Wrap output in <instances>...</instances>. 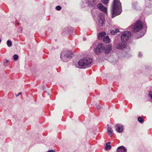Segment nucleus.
<instances>
[{"instance_id": "9", "label": "nucleus", "mask_w": 152, "mask_h": 152, "mask_svg": "<svg viewBox=\"0 0 152 152\" xmlns=\"http://www.w3.org/2000/svg\"><path fill=\"white\" fill-rule=\"evenodd\" d=\"M126 45V42L122 41L119 42L118 44L115 46V48L118 50H121L125 48Z\"/></svg>"}, {"instance_id": "8", "label": "nucleus", "mask_w": 152, "mask_h": 152, "mask_svg": "<svg viewBox=\"0 0 152 152\" xmlns=\"http://www.w3.org/2000/svg\"><path fill=\"white\" fill-rule=\"evenodd\" d=\"M103 45L102 43H100L94 49V51L96 54H98L103 51Z\"/></svg>"}, {"instance_id": "3", "label": "nucleus", "mask_w": 152, "mask_h": 152, "mask_svg": "<svg viewBox=\"0 0 152 152\" xmlns=\"http://www.w3.org/2000/svg\"><path fill=\"white\" fill-rule=\"evenodd\" d=\"M92 61V59L89 58H85L80 59L78 62L79 68H86L89 67Z\"/></svg>"}, {"instance_id": "28", "label": "nucleus", "mask_w": 152, "mask_h": 152, "mask_svg": "<svg viewBox=\"0 0 152 152\" xmlns=\"http://www.w3.org/2000/svg\"><path fill=\"white\" fill-rule=\"evenodd\" d=\"M47 152H56L55 151H54L53 150H50V151H48Z\"/></svg>"}, {"instance_id": "21", "label": "nucleus", "mask_w": 152, "mask_h": 152, "mask_svg": "<svg viewBox=\"0 0 152 152\" xmlns=\"http://www.w3.org/2000/svg\"><path fill=\"white\" fill-rule=\"evenodd\" d=\"M18 56L17 54H15L13 56V58L16 61L18 59Z\"/></svg>"}, {"instance_id": "5", "label": "nucleus", "mask_w": 152, "mask_h": 152, "mask_svg": "<svg viewBox=\"0 0 152 152\" xmlns=\"http://www.w3.org/2000/svg\"><path fill=\"white\" fill-rule=\"evenodd\" d=\"M132 31L136 32L140 30L142 28V23L140 21H137L134 25H132L129 27Z\"/></svg>"}, {"instance_id": "25", "label": "nucleus", "mask_w": 152, "mask_h": 152, "mask_svg": "<svg viewBox=\"0 0 152 152\" xmlns=\"http://www.w3.org/2000/svg\"><path fill=\"white\" fill-rule=\"evenodd\" d=\"M96 107L98 110H99L101 108V106L100 105L98 104L97 105Z\"/></svg>"}, {"instance_id": "22", "label": "nucleus", "mask_w": 152, "mask_h": 152, "mask_svg": "<svg viewBox=\"0 0 152 152\" xmlns=\"http://www.w3.org/2000/svg\"><path fill=\"white\" fill-rule=\"evenodd\" d=\"M110 34L115 35L117 33V32L115 31V30H112L110 31Z\"/></svg>"}, {"instance_id": "31", "label": "nucleus", "mask_w": 152, "mask_h": 152, "mask_svg": "<svg viewBox=\"0 0 152 152\" xmlns=\"http://www.w3.org/2000/svg\"><path fill=\"white\" fill-rule=\"evenodd\" d=\"M86 38H84L83 39V40H86Z\"/></svg>"}, {"instance_id": "11", "label": "nucleus", "mask_w": 152, "mask_h": 152, "mask_svg": "<svg viewBox=\"0 0 152 152\" xmlns=\"http://www.w3.org/2000/svg\"><path fill=\"white\" fill-rule=\"evenodd\" d=\"M116 129L118 132L121 133L123 130V126L121 124H117L116 125Z\"/></svg>"}, {"instance_id": "32", "label": "nucleus", "mask_w": 152, "mask_h": 152, "mask_svg": "<svg viewBox=\"0 0 152 152\" xmlns=\"http://www.w3.org/2000/svg\"><path fill=\"white\" fill-rule=\"evenodd\" d=\"M1 39H0V43L1 42Z\"/></svg>"}, {"instance_id": "13", "label": "nucleus", "mask_w": 152, "mask_h": 152, "mask_svg": "<svg viewBox=\"0 0 152 152\" xmlns=\"http://www.w3.org/2000/svg\"><path fill=\"white\" fill-rule=\"evenodd\" d=\"M104 42L106 43H109L110 42V40L107 36H105L103 38V39Z\"/></svg>"}, {"instance_id": "29", "label": "nucleus", "mask_w": 152, "mask_h": 152, "mask_svg": "<svg viewBox=\"0 0 152 152\" xmlns=\"http://www.w3.org/2000/svg\"><path fill=\"white\" fill-rule=\"evenodd\" d=\"M119 30L118 29H115V31H116V32H117V33L119 32Z\"/></svg>"}, {"instance_id": "17", "label": "nucleus", "mask_w": 152, "mask_h": 152, "mask_svg": "<svg viewBox=\"0 0 152 152\" xmlns=\"http://www.w3.org/2000/svg\"><path fill=\"white\" fill-rule=\"evenodd\" d=\"M9 61L7 59L4 60L3 62V65L4 66H8V63Z\"/></svg>"}, {"instance_id": "19", "label": "nucleus", "mask_w": 152, "mask_h": 152, "mask_svg": "<svg viewBox=\"0 0 152 152\" xmlns=\"http://www.w3.org/2000/svg\"><path fill=\"white\" fill-rule=\"evenodd\" d=\"M138 120L139 122L141 123H142L144 121L143 119L141 117H140L138 118Z\"/></svg>"}, {"instance_id": "12", "label": "nucleus", "mask_w": 152, "mask_h": 152, "mask_svg": "<svg viewBox=\"0 0 152 152\" xmlns=\"http://www.w3.org/2000/svg\"><path fill=\"white\" fill-rule=\"evenodd\" d=\"M117 152H126L127 150L125 147L121 146L117 148Z\"/></svg>"}, {"instance_id": "23", "label": "nucleus", "mask_w": 152, "mask_h": 152, "mask_svg": "<svg viewBox=\"0 0 152 152\" xmlns=\"http://www.w3.org/2000/svg\"><path fill=\"white\" fill-rule=\"evenodd\" d=\"M56 9L57 10L59 11L61 9V7L60 6H57L56 7Z\"/></svg>"}, {"instance_id": "16", "label": "nucleus", "mask_w": 152, "mask_h": 152, "mask_svg": "<svg viewBox=\"0 0 152 152\" xmlns=\"http://www.w3.org/2000/svg\"><path fill=\"white\" fill-rule=\"evenodd\" d=\"M111 146L110 145V143L109 142H107L105 148L106 150H109L110 149Z\"/></svg>"}, {"instance_id": "4", "label": "nucleus", "mask_w": 152, "mask_h": 152, "mask_svg": "<svg viewBox=\"0 0 152 152\" xmlns=\"http://www.w3.org/2000/svg\"><path fill=\"white\" fill-rule=\"evenodd\" d=\"M72 56L71 51L63 50L61 53L60 58L63 61L66 62L68 61L69 58L72 57Z\"/></svg>"}, {"instance_id": "24", "label": "nucleus", "mask_w": 152, "mask_h": 152, "mask_svg": "<svg viewBox=\"0 0 152 152\" xmlns=\"http://www.w3.org/2000/svg\"><path fill=\"white\" fill-rule=\"evenodd\" d=\"M145 31H143L142 33H141L140 37H142L144 35V34H145Z\"/></svg>"}, {"instance_id": "10", "label": "nucleus", "mask_w": 152, "mask_h": 152, "mask_svg": "<svg viewBox=\"0 0 152 152\" xmlns=\"http://www.w3.org/2000/svg\"><path fill=\"white\" fill-rule=\"evenodd\" d=\"M112 49V47L111 45L109 44L105 46H104L103 50L104 51L105 53H108Z\"/></svg>"}, {"instance_id": "30", "label": "nucleus", "mask_w": 152, "mask_h": 152, "mask_svg": "<svg viewBox=\"0 0 152 152\" xmlns=\"http://www.w3.org/2000/svg\"><path fill=\"white\" fill-rule=\"evenodd\" d=\"M67 29L66 30H65V29H66V28L65 29V30H64V32H68L69 31V30H67Z\"/></svg>"}, {"instance_id": "15", "label": "nucleus", "mask_w": 152, "mask_h": 152, "mask_svg": "<svg viewBox=\"0 0 152 152\" xmlns=\"http://www.w3.org/2000/svg\"><path fill=\"white\" fill-rule=\"evenodd\" d=\"M105 34L106 33L105 32H103L99 33L98 35V38L99 39H100L101 37L105 36Z\"/></svg>"}, {"instance_id": "1", "label": "nucleus", "mask_w": 152, "mask_h": 152, "mask_svg": "<svg viewBox=\"0 0 152 152\" xmlns=\"http://www.w3.org/2000/svg\"><path fill=\"white\" fill-rule=\"evenodd\" d=\"M121 7V3L119 0H114L111 9L112 18H114L116 15H118L121 14V12L120 9Z\"/></svg>"}, {"instance_id": "20", "label": "nucleus", "mask_w": 152, "mask_h": 152, "mask_svg": "<svg viewBox=\"0 0 152 152\" xmlns=\"http://www.w3.org/2000/svg\"><path fill=\"white\" fill-rule=\"evenodd\" d=\"M102 2L106 5L108 3L109 0H101Z\"/></svg>"}, {"instance_id": "14", "label": "nucleus", "mask_w": 152, "mask_h": 152, "mask_svg": "<svg viewBox=\"0 0 152 152\" xmlns=\"http://www.w3.org/2000/svg\"><path fill=\"white\" fill-rule=\"evenodd\" d=\"M107 131L109 135L110 136H111L112 135V134L113 133V130L110 127H108L107 128Z\"/></svg>"}, {"instance_id": "7", "label": "nucleus", "mask_w": 152, "mask_h": 152, "mask_svg": "<svg viewBox=\"0 0 152 152\" xmlns=\"http://www.w3.org/2000/svg\"><path fill=\"white\" fill-rule=\"evenodd\" d=\"M104 16L102 13L98 15V20H95L96 23L100 26H103L104 25Z\"/></svg>"}, {"instance_id": "27", "label": "nucleus", "mask_w": 152, "mask_h": 152, "mask_svg": "<svg viewBox=\"0 0 152 152\" xmlns=\"http://www.w3.org/2000/svg\"><path fill=\"white\" fill-rule=\"evenodd\" d=\"M21 94V92H20V93H18L17 95H16V96H18L19 95H20Z\"/></svg>"}, {"instance_id": "18", "label": "nucleus", "mask_w": 152, "mask_h": 152, "mask_svg": "<svg viewBox=\"0 0 152 152\" xmlns=\"http://www.w3.org/2000/svg\"><path fill=\"white\" fill-rule=\"evenodd\" d=\"M7 44L9 47H10L12 46V43L11 41L8 40L7 41Z\"/></svg>"}, {"instance_id": "2", "label": "nucleus", "mask_w": 152, "mask_h": 152, "mask_svg": "<svg viewBox=\"0 0 152 152\" xmlns=\"http://www.w3.org/2000/svg\"><path fill=\"white\" fill-rule=\"evenodd\" d=\"M86 3L90 7L96 8L106 13L107 9L101 3L98 4V0H86Z\"/></svg>"}, {"instance_id": "6", "label": "nucleus", "mask_w": 152, "mask_h": 152, "mask_svg": "<svg viewBox=\"0 0 152 152\" xmlns=\"http://www.w3.org/2000/svg\"><path fill=\"white\" fill-rule=\"evenodd\" d=\"M131 36V33L130 31H127L123 32L121 37V41L126 42L128 40Z\"/></svg>"}, {"instance_id": "26", "label": "nucleus", "mask_w": 152, "mask_h": 152, "mask_svg": "<svg viewBox=\"0 0 152 152\" xmlns=\"http://www.w3.org/2000/svg\"><path fill=\"white\" fill-rule=\"evenodd\" d=\"M142 56V54L140 52H139L138 55V57L139 58H141Z\"/></svg>"}]
</instances>
